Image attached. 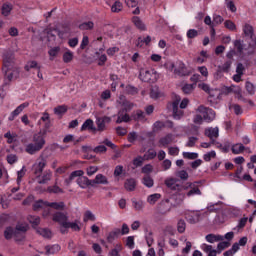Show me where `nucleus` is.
<instances>
[{
  "mask_svg": "<svg viewBox=\"0 0 256 256\" xmlns=\"http://www.w3.org/2000/svg\"><path fill=\"white\" fill-rule=\"evenodd\" d=\"M199 185L201 182L188 183V187L186 189H190L186 195L187 197H193V195H201V189H199Z\"/></svg>",
  "mask_w": 256,
  "mask_h": 256,
  "instance_id": "10",
  "label": "nucleus"
},
{
  "mask_svg": "<svg viewBox=\"0 0 256 256\" xmlns=\"http://www.w3.org/2000/svg\"><path fill=\"white\" fill-rule=\"evenodd\" d=\"M63 143H74V145H77V143H79V140H75V136L68 134L64 137Z\"/></svg>",
  "mask_w": 256,
  "mask_h": 256,
  "instance_id": "53",
  "label": "nucleus"
},
{
  "mask_svg": "<svg viewBox=\"0 0 256 256\" xmlns=\"http://www.w3.org/2000/svg\"><path fill=\"white\" fill-rule=\"evenodd\" d=\"M63 61L65 63H71V61H73V52H71V50H67L62 57Z\"/></svg>",
  "mask_w": 256,
  "mask_h": 256,
  "instance_id": "42",
  "label": "nucleus"
},
{
  "mask_svg": "<svg viewBox=\"0 0 256 256\" xmlns=\"http://www.w3.org/2000/svg\"><path fill=\"white\" fill-rule=\"evenodd\" d=\"M151 77H153V70L149 71L145 68L140 69L139 79L141 81H143L144 83H151L153 81Z\"/></svg>",
  "mask_w": 256,
  "mask_h": 256,
  "instance_id": "12",
  "label": "nucleus"
},
{
  "mask_svg": "<svg viewBox=\"0 0 256 256\" xmlns=\"http://www.w3.org/2000/svg\"><path fill=\"white\" fill-rule=\"evenodd\" d=\"M129 121H131V116H129L127 114V112H125V110H119L118 112V118L116 120L117 124H121V123H129Z\"/></svg>",
  "mask_w": 256,
  "mask_h": 256,
  "instance_id": "19",
  "label": "nucleus"
},
{
  "mask_svg": "<svg viewBox=\"0 0 256 256\" xmlns=\"http://www.w3.org/2000/svg\"><path fill=\"white\" fill-rule=\"evenodd\" d=\"M1 11L4 17H9V15H11V11H13V4L4 3Z\"/></svg>",
  "mask_w": 256,
  "mask_h": 256,
  "instance_id": "24",
  "label": "nucleus"
},
{
  "mask_svg": "<svg viewBox=\"0 0 256 256\" xmlns=\"http://www.w3.org/2000/svg\"><path fill=\"white\" fill-rule=\"evenodd\" d=\"M245 87L249 95H255V85H253V83L247 81Z\"/></svg>",
  "mask_w": 256,
  "mask_h": 256,
  "instance_id": "59",
  "label": "nucleus"
},
{
  "mask_svg": "<svg viewBox=\"0 0 256 256\" xmlns=\"http://www.w3.org/2000/svg\"><path fill=\"white\" fill-rule=\"evenodd\" d=\"M37 233L44 237L45 239H51V237H53V233L51 232V230L47 228H39L37 230Z\"/></svg>",
  "mask_w": 256,
  "mask_h": 256,
  "instance_id": "28",
  "label": "nucleus"
},
{
  "mask_svg": "<svg viewBox=\"0 0 256 256\" xmlns=\"http://www.w3.org/2000/svg\"><path fill=\"white\" fill-rule=\"evenodd\" d=\"M221 239H223L221 236H217L215 234L206 235V241H208V243H215L217 241H221Z\"/></svg>",
  "mask_w": 256,
  "mask_h": 256,
  "instance_id": "41",
  "label": "nucleus"
},
{
  "mask_svg": "<svg viewBox=\"0 0 256 256\" xmlns=\"http://www.w3.org/2000/svg\"><path fill=\"white\" fill-rule=\"evenodd\" d=\"M2 73L4 75L5 85H9L11 81L19 79L21 68L17 65L15 53L7 51L2 55Z\"/></svg>",
  "mask_w": 256,
  "mask_h": 256,
  "instance_id": "1",
  "label": "nucleus"
},
{
  "mask_svg": "<svg viewBox=\"0 0 256 256\" xmlns=\"http://www.w3.org/2000/svg\"><path fill=\"white\" fill-rule=\"evenodd\" d=\"M47 167V159L40 157L32 166V171L35 177H41L44 169Z\"/></svg>",
  "mask_w": 256,
  "mask_h": 256,
  "instance_id": "7",
  "label": "nucleus"
},
{
  "mask_svg": "<svg viewBox=\"0 0 256 256\" xmlns=\"http://www.w3.org/2000/svg\"><path fill=\"white\" fill-rule=\"evenodd\" d=\"M142 173H144V175H149V173H153V165H151V164H146V165L142 168Z\"/></svg>",
  "mask_w": 256,
  "mask_h": 256,
  "instance_id": "64",
  "label": "nucleus"
},
{
  "mask_svg": "<svg viewBox=\"0 0 256 256\" xmlns=\"http://www.w3.org/2000/svg\"><path fill=\"white\" fill-rule=\"evenodd\" d=\"M145 161H151L153 159H155V157H157V152L155 151V149L150 148L148 149V151L143 155Z\"/></svg>",
  "mask_w": 256,
  "mask_h": 256,
  "instance_id": "29",
  "label": "nucleus"
},
{
  "mask_svg": "<svg viewBox=\"0 0 256 256\" xmlns=\"http://www.w3.org/2000/svg\"><path fill=\"white\" fill-rule=\"evenodd\" d=\"M47 192L48 193H54V194L63 193V189L61 187H59L57 185V182H56L53 186H48L47 187Z\"/></svg>",
  "mask_w": 256,
  "mask_h": 256,
  "instance_id": "37",
  "label": "nucleus"
},
{
  "mask_svg": "<svg viewBox=\"0 0 256 256\" xmlns=\"http://www.w3.org/2000/svg\"><path fill=\"white\" fill-rule=\"evenodd\" d=\"M125 93H126V95H137V93H139V90L137 88H135L134 86L127 85L125 87Z\"/></svg>",
  "mask_w": 256,
  "mask_h": 256,
  "instance_id": "43",
  "label": "nucleus"
},
{
  "mask_svg": "<svg viewBox=\"0 0 256 256\" xmlns=\"http://www.w3.org/2000/svg\"><path fill=\"white\" fill-rule=\"evenodd\" d=\"M186 221H188V223H191V224L197 223L199 221V214L195 212L186 214Z\"/></svg>",
  "mask_w": 256,
  "mask_h": 256,
  "instance_id": "27",
  "label": "nucleus"
},
{
  "mask_svg": "<svg viewBox=\"0 0 256 256\" xmlns=\"http://www.w3.org/2000/svg\"><path fill=\"white\" fill-rule=\"evenodd\" d=\"M158 143L159 147H167V145H171V143H173V134H167L166 136L160 138Z\"/></svg>",
  "mask_w": 256,
  "mask_h": 256,
  "instance_id": "21",
  "label": "nucleus"
},
{
  "mask_svg": "<svg viewBox=\"0 0 256 256\" xmlns=\"http://www.w3.org/2000/svg\"><path fill=\"white\" fill-rule=\"evenodd\" d=\"M41 121H43V123H45V129L43 132H44V135H47V129H50V127H51V117L49 116V113H47V112L43 113V116L38 121V125H41Z\"/></svg>",
  "mask_w": 256,
  "mask_h": 256,
  "instance_id": "18",
  "label": "nucleus"
},
{
  "mask_svg": "<svg viewBox=\"0 0 256 256\" xmlns=\"http://www.w3.org/2000/svg\"><path fill=\"white\" fill-rule=\"evenodd\" d=\"M107 123H111L110 117L103 116V117L97 118L96 125H97L98 131H105V125H107Z\"/></svg>",
  "mask_w": 256,
  "mask_h": 256,
  "instance_id": "14",
  "label": "nucleus"
},
{
  "mask_svg": "<svg viewBox=\"0 0 256 256\" xmlns=\"http://www.w3.org/2000/svg\"><path fill=\"white\" fill-rule=\"evenodd\" d=\"M177 67L174 69L175 75H179V77H187L190 74L189 69L183 61L176 62Z\"/></svg>",
  "mask_w": 256,
  "mask_h": 256,
  "instance_id": "8",
  "label": "nucleus"
},
{
  "mask_svg": "<svg viewBox=\"0 0 256 256\" xmlns=\"http://www.w3.org/2000/svg\"><path fill=\"white\" fill-rule=\"evenodd\" d=\"M93 27H95V23H93V21L84 22L78 26L80 31H91Z\"/></svg>",
  "mask_w": 256,
  "mask_h": 256,
  "instance_id": "30",
  "label": "nucleus"
},
{
  "mask_svg": "<svg viewBox=\"0 0 256 256\" xmlns=\"http://www.w3.org/2000/svg\"><path fill=\"white\" fill-rule=\"evenodd\" d=\"M166 187H169V189H177V184L174 178H169L165 180Z\"/></svg>",
  "mask_w": 256,
  "mask_h": 256,
  "instance_id": "54",
  "label": "nucleus"
},
{
  "mask_svg": "<svg viewBox=\"0 0 256 256\" xmlns=\"http://www.w3.org/2000/svg\"><path fill=\"white\" fill-rule=\"evenodd\" d=\"M144 161H145L144 156H138L133 159V165H134V167H142Z\"/></svg>",
  "mask_w": 256,
  "mask_h": 256,
  "instance_id": "51",
  "label": "nucleus"
},
{
  "mask_svg": "<svg viewBox=\"0 0 256 256\" xmlns=\"http://www.w3.org/2000/svg\"><path fill=\"white\" fill-rule=\"evenodd\" d=\"M233 89H235V85L224 86L221 89V93H222V95H231V93H233Z\"/></svg>",
  "mask_w": 256,
  "mask_h": 256,
  "instance_id": "57",
  "label": "nucleus"
},
{
  "mask_svg": "<svg viewBox=\"0 0 256 256\" xmlns=\"http://www.w3.org/2000/svg\"><path fill=\"white\" fill-rule=\"evenodd\" d=\"M45 143V133L41 131L35 133L32 137V142L26 146L25 152L28 155H35V153H39L45 147Z\"/></svg>",
  "mask_w": 256,
  "mask_h": 256,
  "instance_id": "3",
  "label": "nucleus"
},
{
  "mask_svg": "<svg viewBox=\"0 0 256 256\" xmlns=\"http://www.w3.org/2000/svg\"><path fill=\"white\" fill-rule=\"evenodd\" d=\"M207 137L213 141V139H217L219 137V128H210L206 132Z\"/></svg>",
  "mask_w": 256,
  "mask_h": 256,
  "instance_id": "31",
  "label": "nucleus"
},
{
  "mask_svg": "<svg viewBox=\"0 0 256 256\" xmlns=\"http://www.w3.org/2000/svg\"><path fill=\"white\" fill-rule=\"evenodd\" d=\"M215 157H217V153L214 150H212V151L204 154L203 159H204V161L209 162V161H211V159H215Z\"/></svg>",
  "mask_w": 256,
  "mask_h": 256,
  "instance_id": "55",
  "label": "nucleus"
},
{
  "mask_svg": "<svg viewBox=\"0 0 256 256\" xmlns=\"http://www.w3.org/2000/svg\"><path fill=\"white\" fill-rule=\"evenodd\" d=\"M230 109H233L235 115H242L243 114V108L239 104H232L230 106Z\"/></svg>",
  "mask_w": 256,
  "mask_h": 256,
  "instance_id": "62",
  "label": "nucleus"
},
{
  "mask_svg": "<svg viewBox=\"0 0 256 256\" xmlns=\"http://www.w3.org/2000/svg\"><path fill=\"white\" fill-rule=\"evenodd\" d=\"M137 187V180L134 178H129L124 183V188L126 191H135V188Z\"/></svg>",
  "mask_w": 256,
  "mask_h": 256,
  "instance_id": "22",
  "label": "nucleus"
},
{
  "mask_svg": "<svg viewBox=\"0 0 256 256\" xmlns=\"http://www.w3.org/2000/svg\"><path fill=\"white\" fill-rule=\"evenodd\" d=\"M29 107V102H24L20 104L8 117V121H15V117H19L21 113H23V110L27 109Z\"/></svg>",
  "mask_w": 256,
  "mask_h": 256,
  "instance_id": "11",
  "label": "nucleus"
},
{
  "mask_svg": "<svg viewBox=\"0 0 256 256\" xmlns=\"http://www.w3.org/2000/svg\"><path fill=\"white\" fill-rule=\"evenodd\" d=\"M47 201L38 200L33 204V210L39 211V209H43V207H47Z\"/></svg>",
  "mask_w": 256,
  "mask_h": 256,
  "instance_id": "39",
  "label": "nucleus"
},
{
  "mask_svg": "<svg viewBox=\"0 0 256 256\" xmlns=\"http://www.w3.org/2000/svg\"><path fill=\"white\" fill-rule=\"evenodd\" d=\"M121 233V230H116V231H112L108 234L107 236V242L108 243H113L115 241V237H117V235H119Z\"/></svg>",
  "mask_w": 256,
  "mask_h": 256,
  "instance_id": "45",
  "label": "nucleus"
},
{
  "mask_svg": "<svg viewBox=\"0 0 256 256\" xmlns=\"http://www.w3.org/2000/svg\"><path fill=\"white\" fill-rule=\"evenodd\" d=\"M142 183H143V185H145V187H148L149 189H151V187H153V185H155L153 178H151V176H149V175H146L143 177Z\"/></svg>",
  "mask_w": 256,
  "mask_h": 256,
  "instance_id": "35",
  "label": "nucleus"
},
{
  "mask_svg": "<svg viewBox=\"0 0 256 256\" xmlns=\"http://www.w3.org/2000/svg\"><path fill=\"white\" fill-rule=\"evenodd\" d=\"M132 203H133V207L136 211H142L143 207H145V204L141 200H139V201L133 200Z\"/></svg>",
  "mask_w": 256,
  "mask_h": 256,
  "instance_id": "56",
  "label": "nucleus"
},
{
  "mask_svg": "<svg viewBox=\"0 0 256 256\" xmlns=\"http://www.w3.org/2000/svg\"><path fill=\"white\" fill-rule=\"evenodd\" d=\"M132 23L134 27H136V29H138L139 31H147V26L139 16H133Z\"/></svg>",
  "mask_w": 256,
  "mask_h": 256,
  "instance_id": "15",
  "label": "nucleus"
},
{
  "mask_svg": "<svg viewBox=\"0 0 256 256\" xmlns=\"http://www.w3.org/2000/svg\"><path fill=\"white\" fill-rule=\"evenodd\" d=\"M179 103H181V97L175 96L173 102H169L167 104V109L173 112L174 119H181V117H183L185 114L183 110L179 109Z\"/></svg>",
  "mask_w": 256,
  "mask_h": 256,
  "instance_id": "5",
  "label": "nucleus"
},
{
  "mask_svg": "<svg viewBox=\"0 0 256 256\" xmlns=\"http://www.w3.org/2000/svg\"><path fill=\"white\" fill-rule=\"evenodd\" d=\"M61 251V246L59 244H54L53 246H46V255H55Z\"/></svg>",
  "mask_w": 256,
  "mask_h": 256,
  "instance_id": "25",
  "label": "nucleus"
},
{
  "mask_svg": "<svg viewBox=\"0 0 256 256\" xmlns=\"http://www.w3.org/2000/svg\"><path fill=\"white\" fill-rule=\"evenodd\" d=\"M13 235H15V230L13 229V227H7L4 231L5 239L7 240L12 239Z\"/></svg>",
  "mask_w": 256,
  "mask_h": 256,
  "instance_id": "44",
  "label": "nucleus"
},
{
  "mask_svg": "<svg viewBox=\"0 0 256 256\" xmlns=\"http://www.w3.org/2000/svg\"><path fill=\"white\" fill-rule=\"evenodd\" d=\"M95 185H109V180H107V176L103 174L96 175L95 179L92 180V187Z\"/></svg>",
  "mask_w": 256,
  "mask_h": 256,
  "instance_id": "17",
  "label": "nucleus"
},
{
  "mask_svg": "<svg viewBox=\"0 0 256 256\" xmlns=\"http://www.w3.org/2000/svg\"><path fill=\"white\" fill-rule=\"evenodd\" d=\"M25 71H31V69H41V66L37 63V61H30L27 63V65L24 67Z\"/></svg>",
  "mask_w": 256,
  "mask_h": 256,
  "instance_id": "38",
  "label": "nucleus"
},
{
  "mask_svg": "<svg viewBox=\"0 0 256 256\" xmlns=\"http://www.w3.org/2000/svg\"><path fill=\"white\" fill-rule=\"evenodd\" d=\"M49 215H51L52 221L54 223H59V225L61 227H64L65 223H67V221H69V217L67 216V214H65L61 211H58V212H55V213L51 214V209L47 208L43 212V217H49Z\"/></svg>",
  "mask_w": 256,
  "mask_h": 256,
  "instance_id": "4",
  "label": "nucleus"
},
{
  "mask_svg": "<svg viewBox=\"0 0 256 256\" xmlns=\"http://www.w3.org/2000/svg\"><path fill=\"white\" fill-rule=\"evenodd\" d=\"M25 173H27V170L25 169V166H23L22 169L17 172V185H21V181H23Z\"/></svg>",
  "mask_w": 256,
  "mask_h": 256,
  "instance_id": "40",
  "label": "nucleus"
},
{
  "mask_svg": "<svg viewBox=\"0 0 256 256\" xmlns=\"http://www.w3.org/2000/svg\"><path fill=\"white\" fill-rule=\"evenodd\" d=\"M186 35L188 39H195V37H199V31L195 29H189Z\"/></svg>",
  "mask_w": 256,
  "mask_h": 256,
  "instance_id": "63",
  "label": "nucleus"
},
{
  "mask_svg": "<svg viewBox=\"0 0 256 256\" xmlns=\"http://www.w3.org/2000/svg\"><path fill=\"white\" fill-rule=\"evenodd\" d=\"M243 33L245 37H250V39L252 41H255L256 43L255 30L253 29V26H251V24H245L243 26Z\"/></svg>",
  "mask_w": 256,
  "mask_h": 256,
  "instance_id": "16",
  "label": "nucleus"
},
{
  "mask_svg": "<svg viewBox=\"0 0 256 256\" xmlns=\"http://www.w3.org/2000/svg\"><path fill=\"white\" fill-rule=\"evenodd\" d=\"M85 175V172L83 170H75L72 173H70L69 177L64 180V183L66 187H69L71 183H73V180L77 178L76 183L79 185L81 189H87V187H93V180L88 179Z\"/></svg>",
  "mask_w": 256,
  "mask_h": 256,
  "instance_id": "2",
  "label": "nucleus"
},
{
  "mask_svg": "<svg viewBox=\"0 0 256 256\" xmlns=\"http://www.w3.org/2000/svg\"><path fill=\"white\" fill-rule=\"evenodd\" d=\"M36 179L39 185H47V183L53 179V172L51 170H45L40 176H37Z\"/></svg>",
  "mask_w": 256,
  "mask_h": 256,
  "instance_id": "9",
  "label": "nucleus"
},
{
  "mask_svg": "<svg viewBox=\"0 0 256 256\" xmlns=\"http://www.w3.org/2000/svg\"><path fill=\"white\" fill-rule=\"evenodd\" d=\"M232 64L233 62L228 60L222 66H218V70L216 72L217 77L221 76V73H229V69H231Z\"/></svg>",
  "mask_w": 256,
  "mask_h": 256,
  "instance_id": "20",
  "label": "nucleus"
},
{
  "mask_svg": "<svg viewBox=\"0 0 256 256\" xmlns=\"http://www.w3.org/2000/svg\"><path fill=\"white\" fill-rule=\"evenodd\" d=\"M245 151V146L243 144H235L232 146V153L234 155H240V153H243Z\"/></svg>",
  "mask_w": 256,
  "mask_h": 256,
  "instance_id": "36",
  "label": "nucleus"
},
{
  "mask_svg": "<svg viewBox=\"0 0 256 256\" xmlns=\"http://www.w3.org/2000/svg\"><path fill=\"white\" fill-rule=\"evenodd\" d=\"M224 27H226V29H229V31H236L237 30V26L231 20H226L224 22Z\"/></svg>",
  "mask_w": 256,
  "mask_h": 256,
  "instance_id": "60",
  "label": "nucleus"
},
{
  "mask_svg": "<svg viewBox=\"0 0 256 256\" xmlns=\"http://www.w3.org/2000/svg\"><path fill=\"white\" fill-rule=\"evenodd\" d=\"M64 229H72L73 231H81V227L79 226V224H77V222H69V220H67V222L64 223Z\"/></svg>",
  "mask_w": 256,
  "mask_h": 256,
  "instance_id": "32",
  "label": "nucleus"
},
{
  "mask_svg": "<svg viewBox=\"0 0 256 256\" xmlns=\"http://www.w3.org/2000/svg\"><path fill=\"white\" fill-rule=\"evenodd\" d=\"M28 221L31 223V225L37 227V225L41 223V218L39 216H28Z\"/></svg>",
  "mask_w": 256,
  "mask_h": 256,
  "instance_id": "50",
  "label": "nucleus"
},
{
  "mask_svg": "<svg viewBox=\"0 0 256 256\" xmlns=\"http://www.w3.org/2000/svg\"><path fill=\"white\" fill-rule=\"evenodd\" d=\"M83 221L84 223H87V221H95V215L93 214V212H91L90 210H87L84 213Z\"/></svg>",
  "mask_w": 256,
  "mask_h": 256,
  "instance_id": "49",
  "label": "nucleus"
},
{
  "mask_svg": "<svg viewBox=\"0 0 256 256\" xmlns=\"http://www.w3.org/2000/svg\"><path fill=\"white\" fill-rule=\"evenodd\" d=\"M55 115H65L67 113V106L61 105L54 108Z\"/></svg>",
  "mask_w": 256,
  "mask_h": 256,
  "instance_id": "47",
  "label": "nucleus"
},
{
  "mask_svg": "<svg viewBox=\"0 0 256 256\" xmlns=\"http://www.w3.org/2000/svg\"><path fill=\"white\" fill-rule=\"evenodd\" d=\"M183 157H184V159L195 160L199 157V154H197L195 152H183Z\"/></svg>",
  "mask_w": 256,
  "mask_h": 256,
  "instance_id": "61",
  "label": "nucleus"
},
{
  "mask_svg": "<svg viewBox=\"0 0 256 256\" xmlns=\"http://www.w3.org/2000/svg\"><path fill=\"white\" fill-rule=\"evenodd\" d=\"M198 113H201L204 121H206V123H211L212 121H215V110L211 109V108H207L203 105H200L197 108Z\"/></svg>",
  "mask_w": 256,
  "mask_h": 256,
  "instance_id": "6",
  "label": "nucleus"
},
{
  "mask_svg": "<svg viewBox=\"0 0 256 256\" xmlns=\"http://www.w3.org/2000/svg\"><path fill=\"white\" fill-rule=\"evenodd\" d=\"M87 129L93 130V121L91 119H87L81 127V131H87Z\"/></svg>",
  "mask_w": 256,
  "mask_h": 256,
  "instance_id": "48",
  "label": "nucleus"
},
{
  "mask_svg": "<svg viewBox=\"0 0 256 256\" xmlns=\"http://www.w3.org/2000/svg\"><path fill=\"white\" fill-rule=\"evenodd\" d=\"M46 207H51V209L56 211H65V202H48Z\"/></svg>",
  "mask_w": 256,
  "mask_h": 256,
  "instance_id": "23",
  "label": "nucleus"
},
{
  "mask_svg": "<svg viewBox=\"0 0 256 256\" xmlns=\"http://www.w3.org/2000/svg\"><path fill=\"white\" fill-rule=\"evenodd\" d=\"M159 199H161V194L155 193V194L149 195L147 198V201H148L149 205H155V203H157V201H159Z\"/></svg>",
  "mask_w": 256,
  "mask_h": 256,
  "instance_id": "34",
  "label": "nucleus"
},
{
  "mask_svg": "<svg viewBox=\"0 0 256 256\" xmlns=\"http://www.w3.org/2000/svg\"><path fill=\"white\" fill-rule=\"evenodd\" d=\"M150 97L151 99H159L161 97V92H159L158 87H153L150 91Z\"/></svg>",
  "mask_w": 256,
  "mask_h": 256,
  "instance_id": "52",
  "label": "nucleus"
},
{
  "mask_svg": "<svg viewBox=\"0 0 256 256\" xmlns=\"http://www.w3.org/2000/svg\"><path fill=\"white\" fill-rule=\"evenodd\" d=\"M194 89H195V86L193 84H186L182 87V91L183 93H185V95H191Z\"/></svg>",
  "mask_w": 256,
  "mask_h": 256,
  "instance_id": "46",
  "label": "nucleus"
},
{
  "mask_svg": "<svg viewBox=\"0 0 256 256\" xmlns=\"http://www.w3.org/2000/svg\"><path fill=\"white\" fill-rule=\"evenodd\" d=\"M107 4L111 7L112 13H121L123 11L121 0H108Z\"/></svg>",
  "mask_w": 256,
  "mask_h": 256,
  "instance_id": "13",
  "label": "nucleus"
},
{
  "mask_svg": "<svg viewBox=\"0 0 256 256\" xmlns=\"http://www.w3.org/2000/svg\"><path fill=\"white\" fill-rule=\"evenodd\" d=\"M132 118L134 121H145V112L142 110H136V112L132 114Z\"/></svg>",
  "mask_w": 256,
  "mask_h": 256,
  "instance_id": "33",
  "label": "nucleus"
},
{
  "mask_svg": "<svg viewBox=\"0 0 256 256\" xmlns=\"http://www.w3.org/2000/svg\"><path fill=\"white\" fill-rule=\"evenodd\" d=\"M121 105L123 107L121 111H124L125 113H129V111H132L133 107H135V104L133 102L127 100L122 101Z\"/></svg>",
  "mask_w": 256,
  "mask_h": 256,
  "instance_id": "26",
  "label": "nucleus"
},
{
  "mask_svg": "<svg viewBox=\"0 0 256 256\" xmlns=\"http://www.w3.org/2000/svg\"><path fill=\"white\" fill-rule=\"evenodd\" d=\"M186 227H187V224L185 223V220L181 219L178 221L177 229L179 233H185Z\"/></svg>",
  "mask_w": 256,
  "mask_h": 256,
  "instance_id": "58",
  "label": "nucleus"
}]
</instances>
